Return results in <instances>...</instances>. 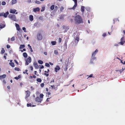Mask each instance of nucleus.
<instances>
[{
    "instance_id": "1",
    "label": "nucleus",
    "mask_w": 125,
    "mask_h": 125,
    "mask_svg": "<svg viewBox=\"0 0 125 125\" xmlns=\"http://www.w3.org/2000/svg\"><path fill=\"white\" fill-rule=\"evenodd\" d=\"M75 21L76 23L79 24L83 23L82 19L80 15H77L75 18Z\"/></svg>"
},
{
    "instance_id": "2",
    "label": "nucleus",
    "mask_w": 125,
    "mask_h": 125,
    "mask_svg": "<svg viewBox=\"0 0 125 125\" xmlns=\"http://www.w3.org/2000/svg\"><path fill=\"white\" fill-rule=\"evenodd\" d=\"M12 20L16 21V18L15 16L13 14H10L8 16Z\"/></svg>"
},
{
    "instance_id": "3",
    "label": "nucleus",
    "mask_w": 125,
    "mask_h": 125,
    "mask_svg": "<svg viewBox=\"0 0 125 125\" xmlns=\"http://www.w3.org/2000/svg\"><path fill=\"white\" fill-rule=\"evenodd\" d=\"M98 50L97 49L94 52H93L92 54V58L93 60H94L96 59V58L94 57L96 53L98 52Z\"/></svg>"
},
{
    "instance_id": "4",
    "label": "nucleus",
    "mask_w": 125,
    "mask_h": 125,
    "mask_svg": "<svg viewBox=\"0 0 125 125\" xmlns=\"http://www.w3.org/2000/svg\"><path fill=\"white\" fill-rule=\"evenodd\" d=\"M37 37L38 40H41L42 38V36L41 33H38L37 35Z\"/></svg>"
},
{
    "instance_id": "5",
    "label": "nucleus",
    "mask_w": 125,
    "mask_h": 125,
    "mask_svg": "<svg viewBox=\"0 0 125 125\" xmlns=\"http://www.w3.org/2000/svg\"><path fill=\"white\" fill-rule=\"evenodd\" d=\"M125 42L124 38V37H122L121 39L120 42L119 43V44L122 45H123Z\"/></svg>"
},
{
    "instance_id": "6",
    "label": "nucleus",
    "mask_w": 125,
    "mask_h": 125,
    "mask_svg": "<svg viewBox=\"0 0 125 125\" xmlns=\"http://www.w3.org/2000/svg\"><path fill=\"white\" fill-rule=\"evenodd\" d=\"M42 99H41L39 97H37L35 98V101L38 103H41L42 101Z\"/></svg>"
},
{
    "instance_id": "7",
    "label": "nucleus",
    "mask_w": 125,
    "mask_h": 125,
    "mask_svg": "<svg viewBox=\"0 0 125 125\" xmlns=\"http://www.w3.org/2000/svg\"><path fill=\"white\" fill-rule=\"evenodd\" d=\"M62 27L63 29L65 30V31H64V32H66L69 29L68 26L64 25Z\"/></svg>"
},
{
    "instance_id": "8",
    "label": "nucleus",
    "mask_w": 125,
    "mask_h": 125,
    "mask_svg": "<svg viewBox=\"0 0 125 125\" xmlns=\"http://www.w3.org/2000/svg\"><path fill=\"white\" fill-rule=\"evenodd\" d=\"M26 95L25 98H27L30 95V92L29 91H26Z\"/></svg>"
},
{
    "instance_id": "9",
    "label": "nucleus",
    "mask_w": 125,
    "mask_h": 125,
    "mask_svg": "<svg viewBox=\"0 0 125 125\" xmlns=\"http://www.w3.org/2000/svg\"><path fill=\"white\" fill-rule=\"evenodd\" d=\"M33 64L35 68L36 69H38L39 68L38 66L37 63L36 62H34Z\"/></svg>"
},
{
    "instance_id": "10",
    "label": "nucleus",
    "mask_w": 125,
    "mask_h": 125,
    "mask_svg": "<svg viewBox=\"0 0 125 125\" xmlns=\"http://www.w3.org/2000/svg\"><path fill=\"white\" fill-rule=\"evenodd\" d=\"M60 68L59 66L57 65L56 68H55V72H57L58 71L60 70Z\"/></svg>"
},
{
    "instance_id": "11",
    "label": "nucleus",
    "mask_w": 125,
    "mask_h": 125,
    "mask_svg": "<svg viewBox=\"0 0 125 125\" xmlns=\"http://www.w3.org/2000/svg\"><path fill=\"white\" fill-rule=\"evenodd\" d=\"M15 24L17 30L18 31H19L20 30V28L19 25L16 23H15Z\"/></svg>"
},
{
    "instance_id": "12",
    "label": "nucleus",
    "mask_w": 125,
    "mask_h": 125,
    "mask_svg": "<svg viewBox=\"0 0 125 125\" xmlns=\"http://www.w3.org/2000/svg\"><path fill=\"white\" fill-rule=\"evenodd\" d=\"M5 26V25L4 24L1 23H0V28L2 29L4 28Z\"/></svg>"
},
{
    "instance_id": "13",
    "label": "nucleus",
    "mask_w": 125,
    "mask_h": 125,
    "mask_svg": "<svg viewBox=\"0 0 125 125\" xmlns=\"http://www.w3.org/2000/svg\"><path fill=\"white\" fill-rule=\"evenodd\" d=\"M16 11V10L15 9H11L10 10V13H14Z\"/></svg>"
},
{
    "instance_id": "14",
    "label": "nucleus",
    "mask_w": 125,
    "mask_h": 125,
    "mask_svg": "<svg viewBox=\"0 0 125 125\" xmlns=\"http://www.w3.org/2000/svg\"><path fill=\"white\" fill-rule=\"evenodd\" d=\"M9 14V13L8 11L7 12H6L3 13V16L5 18H6L8 15Z\"/></svg>"
},
{
    "instance_id": "15",
    "label": "nucleus",
    "mask_w": 125,
    "mask_h": 125,
    "mask_svg": "<svg viewBox=\"0 0 125 125\" xmlns=\"http://www.w3.org/2000/svg\"><path fill=\"white\" fill-rule=\"evenodd\" d=\"M6 76V75L5 74H4L2 75H0V79L5 78Z\"/></svg>"
},
{
    "instance_id": "16",
    "label": "nucleus",
    "mask_w": 125,
    "mask_h": 125,
    "mask_svg": "<svg viewBox=\"0 0 125 125\" xmlns=\"http://www.w3.org/2000/svg\"><path fill=\"white\" fill-rule=\"evenodd\" d=\"M26 61L28 62L29 63H30L31 61V58L30 57H29L27 58Z\"/></svg>"
},
{
    "instance_id": "17",
    "label": "nucleus",
    "mask_w": 125,
    "mask_h": 125,
    "mask_svg": "<svg viewBox=\"0 0 125 125\" xmlns=\"http://www.w3.org/2000/svg\"><path fill=\"white\" fill-rule=\"evenodd\" d=\"M40 9L39 7H37L33 9V10L35 12L38 11L40 10Z\"/></svg>"
},
{
    "instance_id": "18",
    "label": "nucleus",
    "mask_w": 125,
    "mask_h": 125,
    "mask_svg": "<svg viewBox=\"0 0 125 125\" xmlns=\"http://www.w3.org/2000/svg\"><path fill=\"white\" fill-rule=\"evenodd\" d=\"M79 38L78 37H76V38L74 40V42H76L77 43H78V42L79 41Z\"/></svg>"
},
{
    "instance_id": "19",
    "label": "nucleus",
    "mask_w": 125,
    "mask_h": 125,
    "mask_svg": "<svg viewBox=\"0 0 125 125\" xmlns=\"http://www.w3.org/2000/svg\"><path fill=\"white\" fill-rule=\"evenodd\" d=\"M84 8L85 7L84 6H81V11L82 12H83L84 11Z\"/></svg>"
},
{
    "instance_id": "20",
    "label": "nucleus",
    "mask_w": 125,
    "mask_h": 125,
    "mask_svg": "<svg viewBox=\"0 0 125 125\" xmlns=\"http://www.w3.org/2000/svg\"><path fill=\"white\" fill-rule=\"evenodd\" d=\"M30 20L31 21H32L33 20V16L32 15H30L29 17Z\"/></svg>"
},
{
    "instance_id": "21",
    "label": "nucleus",
    "mask_w": 125,
    "mask_h": 125,
    "mask_svg": "<svg viewBox=\"0 0 125 125\" xmlns=\"http://www.w3.org/2000/svg\"><path fill=\"white\" fill-rule=\"evenodd\" d=\"M23 56L25 58H26L27 56V54L26 52H24L23 54Z\"/></svg>"
},
{
    "instance_id": "22",
    "label": "nucleus",
    "mask_w": 125,
    "mask_h": 125,
    "mask_svg": "<svg viewBox=\"0 0 125 125\" xmlns=\"http://www.w3.org/2000/svg\"><path fill=\"white\" fill-rule=\"evenodd\" d=\"M68 63L66 65L64 69V71H66L68 69Z\"/></svg>"
},
{
    "instance_id": "23",
    "label": "nucleus",
    "mask_w": 125,
    "mask_h": 125,
    "mask_svg": "<svg viewBox=\"0 0 125 125\" xmlns=\"http://www.w3.org/2000/svg\"><path fill=\"white\" fill-rule=\"evenodd\" d=\"M77 4H74V6H73V7L71 9L74 10L75 9V8L77 6Z\"/></svg>"
},
{
    "instance_id": "24",
    "label": "nucleus",
    "mask_w": 125,
    "mask_h": 125,
    "mask_svg": "<svg viewBox=\"0 0 125 125\" xmlns=\"http://www.w3.org/2000/svg\"><path fill=\"white\" fill-rule=\"evenodd\" d=\"M17 0H12V4H14L17 2Z\"/></svg>"
},
{
    "instance_id": "25",
    "label": "nucleus",
    "mask_w": 125,
    "mask_h": 125,
    "mask_svg": "<svg viewBox=\"0 0 125 125\" xmlns=\"http://www.w3.org/2000/svg\"><path fill=\"white\" fill-rule=\"evenodd\" d=\"M28 47H29L30 49V51L31 52H33V50L31 48V46H30V45L29 44H28Z\"/></svg>"
},
{
    "instance_id": "26",
    "label": "nucleus",
    "mask_w": 125,
    "mask_h": 125,
    "mask_svg": "<svg viewBox=\"0 0 125 125\" xmlns=\"http://www.w3.org/2000/svg\"><path fill=\"white\" fill-rule=\"evenodd\" d=\"M9 64L12 67H14L15 66L14 63L13 62L10 63Z\"/></svg>"
},
{
    "instance_id": "27",
    "label": "nucleus",
    "mask_w": 125,
    "mask_h": 125,
    "mask_svg": "<svg viewBox=\"0 0 125 125\" xmlns=\"http://www.w3.org/2000/svg\"><path fill=\"white\" fill-rule=\"evenodd\" d=\"M36 81L38 82H41L42 81V80L41 78H38L37 79Z\"/></svg>"
},
{
    "instance_id": "28",
    "label": "nucleus",
    "mask_w": 125,
    "mask_h": 125,
    "mask_svg": "<svg viewBox=\"0 0 125 125\" xmlns=\"http://www.w3.org/2000/svg\"><path fill=\"white\" fill-rule=\"evenodd\" d=\"M25 47V45H21L20 47V49H21L24 48Z\"/></svg>"
},
{
    "instance_id": "29",
    "label": "nucleus",
    "mask_w": 125,
    "mask_h": 125,
    "mask_svg": "<svg viewBox=\"0 0 125 125\" xmlns=\"http://www.w3.org/2000/svg\"><path fill=\"white\" fill-rule=\"evenodd\" d=\"M21 76L20 75H19L18 77H14V79L17 80H18L19 78L21 77Z\"/></svg>"
},
{
    "instance_id": "30",
    "label": "nucleus",
    "mask_w": 125,
    "mask_h": 125,
    "mask_svg": "<svg viewBox=\"0 0 125 125\" xmlns=\"http://www.w3.org/2000/svg\"><path fill=\"white\" fill-rule=\"evenodd\" d=\"M5 52V50L3 48H2V49L1 50V54H3Z\"/></svg>"
},
{
    "instance_id": "31",
    "label": "nucleus",
    "mask_w": 125,
    "mask_h": 125,
    "mask_svg": "<svg viewBox=\"0 0 125 125\" xmlns=\"http://www.w3.org/2000/svg\"><path fill=\"white\" fill-rule=\"evenodd\" d=\"M54 8V5H52L50 7V9L51 10H53Z\"/></svg>"
},
{
    "instance_id": "32",
    "label": "nucleus",
    "mask_w": 125,
    "mask_h": 125,
    "mask_svg": "<svg viewBox=\"0 0 125 125\" xmlns=\"http://www.w3.org/2000/svg\"><path fill=\"white\" fill-rule=\"evenodd\" d=\"M38 63L41 64H42L43 63V62L41 60H39L38 61Z\"/></svg>"
},
{
    "instance_id": "33",
    "label": "nucleus",
    "mask_w": 125,
    "mask_h": 125,
    "mask_svg": "<svg viewBox=\"0 0 125 125\" xmlns=\"http://www.w3.org/2000/svg\"><path fill=\"white\" fill-rule=\"evenodd\" d=\"M52 44L53 45H54L56 44V42L55 41H53L51 42Z\"/></svg>"
},
{
    "instance_id": "34",
    "label": "nucleus",
    "mask_w": 125,
    "mask_h": 125,
    "mask_svg": "<svg viewBox=\"0 0 125 125\" xmlns=\"http://www.w3.org/2000/svg\"><path fill=\"white\" fill-rule=\"evenodd\" d=\"M44 95L43 94H40V97L41 99H43Z\"/></svg>"
},
{
    "instance_id": "35",
    "label": "nucleus",
    "mask_w": 125,
    "mask_h": 125,
    "mask_svg": "<svg viewBox=\"0 0 125 125\" xmlns=\"http://www.w3.org/2000/svg\"><path fill=\"white\" fill-rule=\"evenodd\" d=\"M54 53L56 55H57L58 53V51L56 50H54Z\"/></svg>"
},
{
    "instance_id": "36",
    "label": "nucleus",
    "mask_w": 125,
    "mask_h": 125,
    "mask_svg": "<svg viewBox=\"0 0 125 125\" xmlns=\"http://www.w3.org/2000/svg\"><path fill=\"white\" fill-rule=\"evenodd\" d=\"M45 65L46 66L48 67H49L50 66L49 64L47 63H46Z\"/></svg>"
},
{
    "instance_id": "37",
    "label": "nucleus",
    "mask_w": 125,
    "mask_h": 125,
    "mask_svg": "<svg viewBox=\"0 0 125 125\" xmlns=\"http://www.w3.org/2000/svg\"><path fill=\"white\" fill-rule=\"evenodd\" d=\"M14 69L15 70L17 71H19L20 70V68H19L18 67H16Z\"/></svg>"
},
{
    "instance_id": "38",
    "label": "nucleus",
    "mask_w": 125,
    "mask_h": 125,
    "mask_svg": "<svg viewBox=\"0 0 125 125\" xmlns=\"http://www.w3.org/2000/svg\"><path fill=\"white\" fill-rule=\"evenodd\" d=\"M22 29L24 31V32H26V28L24 27H23L22 28Z\"/></svg>"
},
{
    "instance_id": "39",
    "label": "nucleus",
    "mask_w": 125,
    "mask_h": 125,
    "mask_svg": "<svg viewBox=\"0 0 125 125\" xmlns=\"http://www.w3.org/2000/svg\"><path fill=\"white\" fill-rule=\"evenodd\" d=\"M1 4L3 5H5L6 4V3L5 1H3L2 2Z\"/></svg>"
},
{
    "instance_id": "40",
    "label": "nucleus",
    "mask_w": 125,
    "mask_h": 125,
    "mask_svg": "<svg viewBox=\"0 0 125 125\" xmlns=\"http://www.w3.org/2000/svg\"><path fill=\"white\" fill-rule=\"evenodd\" d=\"M15 37L13 36L12 37V38H11V40L12 41H13L15 40Z\"/></svg>"
},
{
    "instance_id": "41",
    "label": "nucleus",
    "mask_w": 125,
    "mask_h": 125,
    "mask_svg": "<svg viewBox=\"0 0 125 125\" xmlns=\"http://www.w3.org/2000/svg\"><path fill=\"white\" fill-rule=\"evenodd\" d=\"M31 106V103L27 104V107Z\"/></svg>"
},
{
    "instance_id": "42",
    "label": "nucleus",
    "mask_w": 125,
    "mask_h": 125,
    "mask_svg": "<svg viewBox=\"0 0 125 125\" xmlns=\"http://www.w3.org/2000/svg\"><path fill=\"white\" fill-rule=\"evenodd\" d=\"M74 2V4H77V0H72Z\"/></svg>"
},
{
    "instance_id": "43",
    "label": "nucleus",
    "mask_w": 125,
    "mask_h": 125,
    "mask_svg": "<svg viewBox=\"0 0 125 125\" xmlns=\"http://www.w3.org/2000/svg\"><path fill=\"white\" fill-rule=\"evenodd\" d=\"M44 75L47 77H48L49 75V74L48 73H44Z\"/></svg>"
},
{
    "instance_id": "44",
    "label": "nucleus",
    "mask_w": 125,
    "mask_h": 125,
    "mask_svg": "<svg viewBox=\"0 0 125 125\" xmlns=\"http://www.w3.org/2000/svg\"><path fill=\"white\" fill-rule=\"evenodd\" d=\"M61 40H62L61 38H59L58 39V42H59L60 43L61 42Z\"/></svg>"
},
{
    "instance_id": "45",
    "label": "nucleus",
    "mask_w": 125,
    "mask_h": 125,
    "mask_svg": "<svg viewBox=\"0 0 125 125\" xmlns=\"http://www.w3.org/2000/svg\"><path fill=\"white\" fill-rule=\"evenodd\" d=\"M64 9L63 8V7L62 6L60 8V10L61 11H62Z\"/></svg>"
},
{
    "instance_id": "46",
    "label": "nucleus",
    "mask_w": 125,
    "mask_h": 125,
    "mask_svg": "<svg viewBox=\"0 0 125 125\" xmlns=\"http://www.w3.org/2000/svg\"><path fill=\"white\" fill-rule=\"evenodd\" d=\"M106 33H104L103 34V37H105L106 36Z\"/></svg>"
},
{
    "instance_id": "47",
    "label": "nucleus",
    "mask_w": 125,
    "mask_h": 125,
    "mask_svg": "<svg viewBox=\"0 0 125 125\" xmlns=\"http://www.w3.org/2000/svg\"><path fill=\"white\" fill-rule=\"evenodd\" d=\"M44 83H42L41 84V86L42 87H43L44 86Z\"/></svg>"
},
{
    "instance_id": "48",
    "label": "nucleus",
    "mask_w": 125,
    "mask_h": 125,
    "mask_svg": "<svg viewBox=\"0 0 125 125\" xmlns=\"http://www.w3.org/2000/svg\"><path fill=\"white\" fill-rule=\"evenodd\" d=\"M40 66L41 67H40V69H43L44 67L43 66V65H41Z\"/></svg>"
},
{
    "instance_id": "49",
    "label": "nucleus",
    "mask_w": 125,
    "mask_h": 125,
    "mask_svg": "<svg viewBox=\"0 0 125 125\" xmlns=\"http://www.w3.org/2000/svg\"><path fill=\"white\" fill-rule=\"evenodd\" d=\"M10 47V46L9 45H7V48L8 49H9Z\"/></svg>"
},
{
    "instance_id": "50",
    "label": "nucleus",
    "mask_w": 125,
    "mask_h": 125,
    "mask_svg": "<svg viewBox=\"0 0 125 125\" xmlns=\"http://www.w3.org/2000/svg\"><path fill=\"white\" fill-rule=\"evenodd\" d=\"M29 64V62L26 61L25 65H27Z\"/></svg>"
},
{
    "instance_id": "51",
    "label": "nucleus",
    "mask_w": 125,
    "mask_h": 125,
    "mask_svg": "<svg viewBox=\"0 0 125 125\" xmlns=\"http://www.w3.org/2000/svg\"><path fill=\"white\" fill-rule=\"evenodd\" d=\"M51 87L52 88H54L55 89V87L54 85H51Z\"/></svg>"
},
{
    "instance_id": "52",
    "label": "nucleus",
    "mask_w": 125,
    "mask_h": 125,
    "mask_svg": "<svg viewBox=\"0 0 125 125\" xmlns=\"http://www.w3.org/2000/svg\"><path fill=\"white\" fill-rule=\"evenodd\" d=\"M36 3L38 4H39L40 3V2L36 0L35 2Z\"/></svg>"
},
{
    "instance_id": "53",
    "label": "nucleus",
    "mask_w": 125,
    "mask_h": 125,
    "mask_svg": "<svg viewBox=\"0 0 125 125\" xmlns=\"http://www.w3.org/2000/svg\"><path fill=\"white\" fill-rule=\"evenodd\" d=\"M14 62H15L17 64V65H18V62L16 60H14Z\"/></svg>"
},
{
    "instance_id": "54",
    "label": "nucleus",
    "mask_w": 125,
    "mask_h": 125,
    "mask_svg": "<svg viewBox=\"0 0 125 125\" xmlns=\"http://www.w3.org/2000/svg\"><path fill=\"white\" fill-rule=\"evenodd\" d=\"M30 68L31 71H32L33 70V68L32 66H30Z\"/></svg>"
},
{
    "instance_id": "55",
    "label": "nucleus",
    "mask_w": 125,
    "mask_h": 125,
    "mask_svg": "<svg viewBox=\"0 0 125 125\" xmlns=\"http://www.w3.org/2000/svg\"><path fill=\"white\" fill-rule=\"evenodd\" d=\"M50 98H47V99L46 100V101L47 102H49V99Z\"/></svg>"
},
{
    "instance_id": "56",
    "label": "nucleus",
    "mask_w": 125,
    "mask_h": 125,
    "mask_svg": "<svg viewBox=\"0 0 125 125\" xmlns=\"http://www.w3.org/2000/svg\"><path fill=\"white\" fill-rule=\"evenodd\" d=\"M3 13H0V16H3Z\"/></svg>"
},
{
    "instance_id": "57",
    "label": "nucleus",
    "mask_w": 125,
    "mask_h": 125,
    "mask_svg": "<svg viewBox=\"0 0 125 125\" xmlns=\"http://www.w3.org/2000/svg\"><path fill=\"white\" fill-rule=\"evenodd\" d=\"M54 79H52L50 83H54Z\"/></svg>"
},
{
    "instance_id": "58",
    "label": "nucleus",
    "mask_w": 125,
    "mask_h": 125,
    "mask_svg": "<svg viewBox=\"0 0 125 125\" xmlns=\"http://www.w3.org/2000/svg\"><path fill=\"white\" fill-rule=\"evenodd\" d=\"M93 74H91L89 76V77H93Z\"/></svg>"
},
{
    "instance_id": "59",
    "label": "nucleus",
    "mask_w": 125,
    "mask_h": 125,
    "mask_svg": "<svg viewBox=\"0 0 125 125\" xmlns=\"http://www.w3.org/2000/svg\"><path fill=\"white\" fill-rule=\"evenodd\" d=\"M3 82L5 84L6 83V81L5 80H3Z\"/></svg>"
},
{
    "instance_id": "60",
    "label": "nucleus",
    "mask_w": 125,
    "mask_h": 125,
    "mask_svg": "<svg viewBox=\"0 0 125 125\" xmlns=\"http://www.w3.org/2000/svg\"><path fill=\"white\" fill-rule=\"evenodd\" d=\"M21 52H23V51H26V49H23V50H21Z\"/></svg>"
},
{
    "instance_id": "61",
    "label": "nucleus",
    "mask_w": 125,
    "mask_h": 125,
    "mask_svg": "<svg viewBox=\"0 0 125 125\" xmlns=\"http://www.w3.org/2000/svg\"><path fill=\"white\" fill-rule=\"evenodd\" d=\"M124 69H123L122 70H120L119 71L121 73L123 71H124Z\"/></svg>"
},
{
    "instance_id": "62",
    "label": "nucleus",
    "mask_w": 125,
    "mask_h": 125,
    "mask_svg": "<svg viewBox=\"0 0 125 125\" xmlns=\"http://www.w3.org/2000/svg\"><path fill=\"white\" fill-rule=\"evenodd\" d=\"M23 73H24V74H25V73H26V74H27L28 75V73H26V72H23Z\"/></svg>"
},
{
    "instance_id": "63",
    "label": "nucleus",
    "mask_w": 125,
    "mask_h": 125,
    "mask_svg": "<svg viewBox=\"0 0 125 125\" xmlns=\"http://www.w3.org/2000/svg\"><path fill=\"white\" fill-rule=\"evenodd\" d=\"M3 57L5 60L6 59V57L5 55H4L3 56Z\"/></svg>"
},
{
    "instance_id": "64",
    "label": "nucleus",
    "mask_w": 125,
    "mask_h": 125,
    "mask_svg": "<svg viewBox=\"0 0 125 125\" xmlns=\"http://www.w3.org/2000/svg\"><path fill=\"white\" fill-rule=\"evenodd\" d=\"M44 54H45V55H47V53L46 52H44Z\"/></svg>"
}]
</instances>
